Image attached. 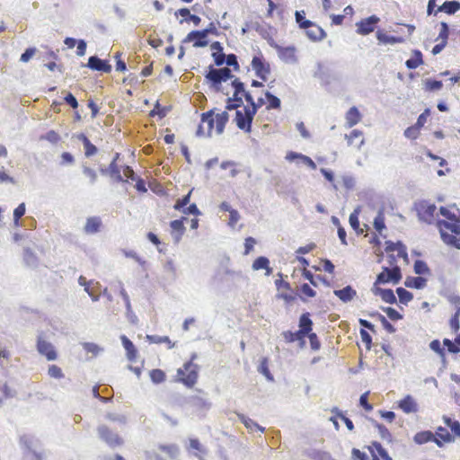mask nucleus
<instances>
[{
    "label": "nucleus",
    "mask_w": 460,
    "mask_h": 460,
    "mask_svg": "<svg viewBox=\"0 0 460 460\" xmlns=\"http://www.w3.org/2000/svg\"><path fill=\"white\" fill-rule=\"evenodd\" d=\"M229 119L227 111L215 113L214 110H209L201 114V123L197 129V136L210 137L215 132L220 135L224 132L226 124Z\"/></svg>",
    "instance_id": "1"
},
{
    "label": "nucleus",
    "mask_w": 460,
    "mask_h": 460,
    "mask_svg": "<svg viewBox=\"0 0 460 460\" xmlns=\"http://www.w3.org/2000/svg\"><path fill=\"white\" fill-rule=\"evenodd\" d=\"M185 219V217H182L181 219H176L172 221L170 224L172 233H175L177 234V239H180L184 234L185 227L183 225V221Z\"/></svg>",
    "instance_id": "46"
},
{
    "label": "nucleus",
    "mask_w": 460,
    "mask_h": 460,
    "mask_svg": "<svg viewBox=\"0 0 460 460\" xmlns=\"http://www.w3.org/2000/svg\"><path fill=\"white\" fill-rule=\"evenodd\" d=\"M398 408L404 413H415L419 410L418 403L412 395L407 394L398 402Z\"/></svg>",
    "instance_id": "16"
},
{
    "label": "nucleus",
    "mask_w": 460,
    "mask_h": 460,
    "mask_svg": "<svg viewBox=\"0 0 460 460\" xmlns=\"http://www.w3.org/2000/svg\"><path fill=\"white\" fill-rule=\"evenodd\" d=\"M252 269L255 270H266V275H270L272 272L271 268L270 267V261L266 257L261 256L258 257L252 263Z\"/></svg>",
    "instance_id": "39"
},
{
    "label": "nucleus",
    "mask_w": 460,
    "mask_h": 460,
    "mask_svg": "<svg viewBox=\"0 0 460 460\" xmlns=\"http://www.w3.org/2000/svg\"><path fill=\"white\" fill-rule=\"evenodd\" d=\"M313 330V322L310 319V314L305 313L303 314L299 318V332L304 335V337H306L309 332H311Z\"/></svg>",
    "instance_id": "30"
},
{
    "label": "nucleus",
    "mask_w": 460,
    "mask_h": 460,
    "mask_svg": "<svg viewBox=\"0 0 460 460\" xmlns=\"http://www.w3.org/2000/svg\"><path fill=\"white\" fill-rule=\"evenodd\" d=\"M374 228L376 232L382 234V231L386 228L385 224V214L383 209L378 210L376 216L374 218L373 222Z\"/></svg>",
    "instance_id": "45"
},
{
    "label": "nucleus",
    "mask_w": 460,
    "mask_h": 460,
    "mask_svg": "<svg viewBox=\"0 0 460 460\" xmlns=\"http://www.w3.org/2000/svg\"><path fill=\"white\" fill-rule=\"evenodd\" d=\"M251 66L257 77L262 81H267L270 74V66L261 51L253 56Z\"/></svg>",
    "instance_id": "8"
},
{
    "label": "nucleus",
    "mask_w": 460,
    "mask_h": 460,
    "mask_svg": "<svg viewBox=\"0 0 460 460\" xmlns=\"http://www.w3.org/2000/svg\"><path fill=\"white\" fill-rule=\"evenodd\" d=\"M423 63L424 61L422 52L416 49L411 51V58L405 61V66L410 70H413Z\"/></svg>",
    "instance_id": "22"
},
{
    "label": "nucleus",
    "mask_w": 460,
    "mask_h": 460,
    "mask_svg": "<svg viewBox=\"0 0 460 460\" xmlns=\"http://www.w3.org/2000/svg\"><path fill=\"white\" fill-rule=\"evenodd\" d=\"M443 421L445 425L450 429L453 436L460 438V422L458 420L444 415Z\"/></svg>",
    "instance_id": "37"
},
{
    "label": "nucleus",
    "mask_w": 460,
    "mask_h": 460,
    "mask_svg": "<svg viewBox=\"0 0 460 460\" xmlns=\"http://www.w3.org/2000/svg\"><path fill=\"white\" fill-rule=\"evenodd\" d=\"M454 340L448 338L443 339V345L446 347L447 351L450 354H460V332L456 333Z\"/></svg>",
    "instance_id": "25"
},
{
    "label": "nucleus",
    "mask_w": 460,
    "mask_h": 460,
    "mask_svg": "<svg viewBox=\"0 0 460 460\" xmlns=\"http://www.w3.org/2000/svg\"><path fill=\"white\" fill-rule=\"evenodd\" d=\"M231 84L234 88V93L233 98L227 99V103L226 107L227 110H234L240 107L243 103V96L249 103L248 107H255L256 111L260 107L265 104V101L261 97H259L257 99V102H254L252 94L244 90L243 84L240 82L237 78L232 80Z\"/></svg>",
    "instance_id": "2"
},
{
    "label": "nucleus",
    "mask_w": 460,
    "mask_h": 460,
    "mask_svg": "<svg viewBox=\"0 0 460 460\" xmlns=\"http://www.w3.org/2000/svg\"><path fill=\"white\" fill-rule=\"evenodd\" d=\"M238 417L249 431H251V432L260 431L261 433L264 432V428L261 427L253 420L244 416L243 414H239Z\"/></svg>",
    "instance_id": "34"
},
{
    "label": "nucleus",
    "mask_w": 460,
    "mask_h": 460,
    "mask_svg": "<svg viewBox=\"0 0 460 460\" xmlns=\"http://www.w3.org/2000/svg\"><path fill=\"white\" fill-rule=\"evenodd\" d=\"M265 96H266L267 101H268V102H267V109L268 110L279 109L280 107V100L277 96L271 94L269 92L265 93Z\"/></svg>",
    "instance_id": "54"
},
{
    "label": "nucleus",
    "mask_w": 460,
    "mask_h": 460,
    "mask_svg": "<svg viewBox=\"0 0 460 460\" xmlns=\"http://www.w3.org/2000/svg\"><path fill=\"white\" fill-rule=\"evenodd\" d=\"M102 226V219L99 217H91L86 219L84 231L87 234L98 233Z\"/></svg>",
    "instance_id": "20"
},
{
    "label": "nucleus",
    "mask_w": 460,
    "mask_h": 460,
    "mask_svg": "<svg viewBox=\"0 0 460 460\" xmlns=\"http://www.w3.org/2000/svg\"><path fill=\"white\" fill-rule=\"evenodd\" d=\"M48 374L50 377L58 379L64 376L62 369L57 365H50L48 369Z\"/></svg>",
    "instance_id": "64"
},
{
    "label": "nucleus",
    "mask_w": 460,
    "mask_h": 460,
    "mask_svg": "<svg viewBox=\"0 0 460 460\" xmlns=\"http://www.w3.org/2000/svg\"><path fill=\"white\" fill-rule=\"evenodd\" d=\"M374 427L378 430L380 438L387 442H392L393 436L389 429L383 424L376 420H373Z\"/></svg>",
    "instance_id": "44"
},
{
    "label": "nucleus",
    "mask_w": 460,
    "mask_h": 460,
    "mask_svg": "<svg viewBox=\"0 0 460 460\" xmlns=\"http://www.w3.org/2000/svg\"><path fill=\"white\" fill-rule=\"evenodd\" d=\"M429 349L438 356L445 354L447 350L446 347L444 345L442 346L440 341L438 339H435L429 342Z\"/></svg>",
    "instance_id": "57"
},
{
    "label": "nucleus",
    "mask_w": 460,
    "mask_h": 460,
    "mask_svg": "<svg viewBox=\"0 0 460 460\" xmlns=\"http://www.w3.org/2000/svg\"><path fill=\"white\" fill-rule=\"evenodd\" d=\"M449 36V25L446 22H440V31L436 40H440L442 42L447 43Z\"/></svg>",
    "instance_id": "56"
},
{
    "label": "nucleus",
    "mask_w": 460,
    "mask_h": 460,
    "mask_svg": "<svg viewBox=\"0 0 460 460\" xmlns=\"http://www.w3.org/2000/svg\"><path fill=\"white\" fill-rule=\"evenodd\" d=\"M349 222L351 228L353 230H355V232L358 234H360L363 232V230L359 226L358 214L357 210H355L354 212H352L349 215Z\"/></svg>",
    "instance_id": "53"
},
{
    "label": "nucleus",
    "mask_w": 460,
    "mask_h": 460,
    "mask_svg": "<svg viewBox=\"0 0 460 460\" xmlns=\"http://www.w3.org/2000/svg\"><path fill=\"white\" fill-rule=\"evenodd\" d=\"M38 351L46 357L48 360H55L57 358V352L54 346L47 341L39 338L37 341Z\"/></svg>",
    "instance_id": "15"
},
{
    "label": "nucleus",
    "mask_w": 460,
    "mask_h": 460,
    "mask_svg": "<svg viewBox=\"0 0 460 460\" xmlns=\"http://www.w3.org/2000/svg\"><path fill=\"white\" fill-rule=\"evenodd\" d=\"M449 326L454 333H457L460 330V305L456 308L449 319Z\"/></svg>",
    "instance_id": "48"
},
{
    "label": "nucleus",
    "mask_w": 460,
    "mask_h": 460,
    "mask_svg": "<svg viewBox=\"0 0 460 460\" xmlns=\"http://www.w3.org/2000/svg\"><path fill=\"white\" fill-rule=\"evenodd\" d=\"M307 37L312 40H320L325 36L324 31L317 24L310 22V25L304 28Z\"/></svg>",
    "instance_id": "23"
},
{
    "label": "nucleus",
    "mask_w": 460,
    "mask_h": 460,
    "mask_svg": "<svg viewBox=\"0 0 460 460\" xmlns=\"http://www.w3.org/2000/svg\"><path fill=\"white\" fill-rule=\"evenodd\" d=\"M220 167L224 170H229L230 176L235 177L240 172L238 169V164L234 161H224L221 163Z\"/></svg>",
    "instance_id": "51"
},
{
    "label": "nucleus",
    "mask_w": 460,
    "mask_h": 460,
    "mask_svg": "<svg viewBox=\"0 0 460 460\" xmlns=\"http://www.w3.org/2000/svg\"><path fill=\"white\" fill-rule=\"evenodd\" d=\"M208 35V31H190L186 38L184 39V42H191L193 41L194 47H205L208 45V41L206 40Z\"/></svg>",
    "instance_id": "14"
},
{
    "label": "nucleus",
    "mask_w": 460,
    "mask_h": 460,
    "mask_svg": "<svg viewBox=\"0 0 460 460\" xmlns=\"http://www.w3.org/2000/svg\"><path fill=\"white\" fill-rule=\"evenodd\" d=\"M448 229L453 237H455L460 243V217L456 216L454 219L448 220Z\"/></svg>",
    "instance_id": "41"
},
{
    "label": "nucleus",
    "mask_w": 460,
    "mask_h": 460,
    "mask_svg": "<svg viewBox=\"0 0 460 460\" xmlns=\"http://www.w3.org/2000/svg\"><path fill=\"white\" fill-rule=\"evenodd\" d=\"M376 40L380 44L395 45L402 43L404 39L401 36L389 35L382 30H378L376 33Z\"/></svg>",
    "instance_id": "18"
},
{
    "label": "nucleus",
    "mask_w": 460,
    "mask_h": 460,
    "mask_svg": "<svg viewBox=\"0 0 460 460\" xmlns=\"http://www.w3.org/2000/svg\"><path fill=\"white\" fill-rule=\"evenodd\" d=\"M40 139L47 140L52 144H57L60 140V136L55 130H49L44 136H41Z\"/></svg>",
    "instance_id": "62"
},
{
    "label": "nucleus",
    "mask_w": 460,
    "mask_h": 460,
    "mask_svg": "<svg viewBox=\"0 0 460 460\" xmlns=\"http://www.w3.org/2000/svg\"><path fill=\"white\" fill-rule=\"evenodd\" d=\"M195 358L196 354H192L190 360L177 370L176 381L188 388H192L199 379V367L194 363Z\"/></svg>",
    "instance_id": "3"
},
{
    "label": "nucleus",
    "mask_w": 460,
    "mask_h": 460,
    "mask_svg": "<svg viewBox=\"0 0 460 460\" xmlns=\"http://www.w3.org/2000/svg\"><path fill=\"white\" fill-rule=\"evenodd\" d=\"M278 296L285 301L287 305L293 303L296 299V295L289 289V291H281Z\"/></svg>",
    "instance_id": "59"
},
{
    "label": "nucleus",
    "mask_w": 460,
    "mask_h": 460,
    "mask_svg": "<svg viewBox=\"0 0 460 460\" xmlns=\"http://www.w3.org/2000/svg\"><path fill=\"white\" fill-rule=\"evenodd\" d=\"M87 66L94 71H101L104 73H110L111 71V66L108 61L102 60L96 56L89 58Z\"/></svg>",
    "instance_id": "17"
},
{
    "label": "nucleus",
    "mask_w": 460,
    "mask_h": 460,
    "mask_svg": "<svg viewBox=\"0 0 460 460\" xmlns=\"http://www.w3.org/2000/svg\"><path fill=\"white\" fill-rule=\"evenodd\" d=\"M120 340H121L122 345L126 350L127 358L130 362L136 361V359L137 358V349L136 346L126 335H121Z\"/></svg>",
    "instance_id": "19"
},
{
    "label": "nucleus",
    "mask_w": 460,
    "mask_h": 460,
    "mask_svg": "<svg viewBox=\"0 0 460 460\" xmlns=\"http://www.w3.org/2000/svg\"><path fill=\"white\" fill-rule=\"evenodd\" d=\"M379 21L380 19L375 14L360 20L356 23L357 33L360 35H368L375 31Z\"/></svg>",
    "instance_id": "11"
},
{
    "label": "nucleus",
    "mask_w": 460,
    "mask_h": 460,
    "mask_svg": "<svg viewBox=\"0 0 460 460\" xmlns=\"http://www.w3.org/2000/svg\"><path fill=\"white\" fill-rule=\"evenodd\" d=\"M433 439H434V433L431 430H422V431L417 432L413 437V441L417 445H423L429 441L433 442Z\"/></svg>",
    "instance_id": "35"
},
{
    "label": "nucleus",
    "mask_w": 460,
    "mask_h": 460,
    "mask_svg": "<svg viewBox=\"0 0 460 460\" xmlns=\"http://www.w3.org/2000/svg\"><path fill=\"white\" fill-rule=\"evenodd\" d=\"M365 143L363 132L359 129H353L349 135H347V145L354 146L358 149Z\"/></svg>",
    "instance_id": "28"
},
{
    "label": "nucleus",
    "mask_w": 460,
    "mask_h": 460,
    "mask_svg": "<svg viewBox=\"0 0 460 460\" xmlns=\"http://www.w3.org/2000/svg\"><path fill=\"white\" fill-rule=\"evenodd\" d=\"M413 271L415 274L423 277V275H429L431 270L423 260H416L413 263Z\"/></svg>",
    "instance_id": "38"
},
{
    "label": "nucleus",
    "mask_w": 460,
    "mask_h": 460,
    "mask_svg": "<svg viewBox=\"0 0 460 460\" xmlns=\"http://www.w3.org/2000/svg\"><path fill=\"white\" fill-rule=\"evenodd\" d=\"M371 292L375 296H380L382 300L387 304H397V298L394 295V290L391 288H382L379 286L373 285V287L371 288Z\"/></svg>",
    "instance_id": "13"
},
{
    "label": "nucleus",
    "mask_w": 460,
    "mask_h": 460,
    "mask_svg": "<svg viewBox=\"0 0 460 460\" xmlns=\"http://www.w3.org/2000/svg\"><path fill=\"white\" fill-rule=\"evenodd\" d=\"M146 340L149 343H165L168 349H172L175 346V342H172L168 336L146 335Z\"/></svg>",
    "instance_id": "40"
},
{
    "label": "nucleus",
    "mask_w": 460,
    "mask_h": 460,
    "mask_svg": "<svg viewBox=\"0 0 460 460\" xmlns=\"http://www.w3.org/2000/svg\"><path fill=\"white\" fill-rule=\"evenodd\" d=\"M83 173L88 179L90 184H94L98 179L97 172L94 169L88 166H83Z\"/></svg>",
    "instance_id": "55"
},
{
    "label": "nucleus",
    "mask_w": 460,
    "mask_h": 460,
    "mask_svg": "<svg viewBox=\"0 0 460 460\" xmlns=\"http://www.w3.org/2000/svg\"><path fill=\"white\" fill-rule=\"evenodd\" d=\"M402 279L401 268L395 266L390 269L387 266L382 267V271L376 275V280L373 285L380 286L392 283L397 285Z\"/></svg>",
    "instance_id": "5"
},
{
    "label": "nucleus",
    "mask_w": 460,
    "mask_h": 460,
    "mask_svg": "<svg viewBox=\"0 0 460 460\" xmlns=\"http://www.w3.org/2000/svg\"><path fill=\"white\" fill-rule=\"evenodd\" d=\"M113 164L111 165L112 173H118L117 179L118 181H128V180H134L135 179V172L129 166H124L122 169L123 176L119 174V172L118 170L113 169L112 167Z\"/></svg>",
    "instance_id": "43"
},
{
    "label": "nucleus",
    "mask_w": 460,
    "mask_h": 460,
    "mask_svg": "<svg viewBox=\"0 0 460 460\" xmlns=\"http://www.w3.org/2000/svg\"><path fill=\"white\" fill-rule=\"evenodd\" d=\"M368 451H373L376 456L381 460H393L389 456L388 451L378 441H372L367 447Z\"/></svg>",
    "instance_id": "27"
},
{
    "label": "nucleus",
    "mask_w": 460,
    "mask_h": 460,
    "mask_svg": "<svg viewBox=\"0 0 460 460\" xmlns=\"http://www.w3.org/2000/svg\"><path fill=\"white\" fill-rule=\"evenodd\" d=\"M395 293L398 296L399 302L402 305H406L413 299V294L402 287L397 288Z\"/></svg>",
    "instance_id": "42"
},
{
    "label": "nucleus",
    "mask_w": 460,
    "mask_h": 460,
    "mask_svg": "<svg viewBox=\"0 0 460 460\" xmlns=\"http://www.w3.org/2000/svg\"><path fill=\"white\" fill-rule=\"evenodd\" d=\"M369 391L362 394L359 397V405L367 411L369 412L373 410V405L368 402Z\"/></svg>",
    "instance_id": "60"
},
{
    "label": "nucleus",
    "mask_w": 460,
    "mask_h": 460,
    "mask_svg": "<svg viewBox=\"0 0 460 460\" xmlns=\"http://www.w3.org/2000/svg\"><path fill=\"white\" fill-rule=\"evenodd\" d=\"M369 316L372 318H376L381 323L383 328L388 333H394L396 332V328L387 320V318L385 315H383L379 312H372L369 314Z\"/></svg>",
    "instance_id": "33"
},
{
    "label": "nucleus",
    "mask_w": 460,
    "mask_h": 460,
    "mask_svg": "<svg viewBox=\"0 0 460 460\" xmlns=\"http://www.w3.org/2000/svg\"><path fill=\"white\" fill-rule=\"evenodd\" d=\"M428 279L421 276H408L404 280V286L413 289H423L427 286Z\"/></svg>",
    "instance_id": "21"
},
{
    "label": "nucleus",
    "mask_w": 460,
    "mask_h": 460,
    "mask_svg": "<svg viewBox=\"0 0 460 460\" xmlns=\"http://www.w3.org/2000/svg\"><path fill=\"white\" fill-rule=\"evenodd\" d=\"M413 209L417 212V217L420 221L425 222L428 225L434 223V215L437 209L434 203L427 199L417 200L413 204Z\"/></svg>",
    "instance_id": "4"
},
{
    "label": "nucleus",
    "mask_w": 460,
    "mask_h": 460,
    "mask_svg": "<svg viewBox=\"0 0 460 460\" xmlns=\"http://www.w3.org/2000/svg\"><path fill=\"white\" fill-rule=\"evenodd\" d=\"M258 371L262 374L269 381H273V376L269 369V359L267 358H261Z\"/></svg>",
    "instance_id": "52"
},
{
    "label": "nucleus",
    "mask_w": 460,
    "mask_h": 460,
    "mask_svg": "<svg viewBox=\"0 0 460 460\" xmlns=\"http://www.w3.org/2000/svg\"><path fill=\"white\" fill-rule=\"evenodd\" d=\"M279 58L287 63L296 61V49L295 47H280L278 49Z\"/></svg>",
    "instance_id": "26"
},
{
    "label": "nucleus",
    "mask_w": 460,
    "mask_h": 460,
    "mask_svg": "<svg viewBox=\"0 0 460 460\" xmlns=\"http://www.w3.org/2000/svg\"><path fill=\"white\" fill-rule=\"evenodd\" d=\"M296 22L298 23L299 27L304 29L305 27L310 25L309 20L305 19V11H296L295 13Z\"/></svg>",
    "instance_id": "58"
},
{
    "label": "nucleus",
    "mask_w": 460,
    "mask_h": 460,
    "mask_svg": "<svg viewBox=\"0 0 460 460\" xmlns=\"http://www.w3.org/2000/svg\"><path fill=\"white\" fill-rule=\"evenodd\" d=\"M380 309L386 314L387 317L392 321H399L403 318V315L396 309L391 306H380Z\"/></svg>",
    "instance_id": "49"
},
{
    "label": "nucleus",
    "mask_w": 460,
    "mask_h": 460,
    "mask_svg": "<svg viewBox=\"0 0 460 460\" xmlns=\"http://www.w3.org/2000/svg\"><path fill=\"white\" fill-rule=\"evenodd\" d=\"M255 114V107L245 106L243 110H237L234 120L238 128L246 133H250L252 131V122Z\"/></svg>",
    "instance_id": "6"
},
{
    "label": "nucleus",
    "mask_w": 460,
    "mask_h": 460,
    "mask_svg": "<svg viewBox=\"0 0 460 460\" xmlns=\"http://www.w3.org/2000/svg\"><path fill=\"white\" fill-rule=\"evenodd\" d=\"M362 119V114L356 106L350 107L347 111V128H352Z\"/></svg>",
    "instance_id": "31"
},
{
    "label": "nucleus",
    "mask_w": 460,
    "mask_h": 460,
    "mask_svg": "<svg viewBox=\"0 0 460 460\" xmlns=\"http://www.w3.org/2000/svg\"><path fill=\"white\" fill-rule=\"evenodd\" d=\"M448 219L438 218L436 220L435 226L438 229L440 238L445 244H447L449 247L460 250V243L458 242V240L453 237V234H450L448 232L445 230L448 229Z\"/></svg>",
    "instance_id": "10"
},
{
    "label": "nucleus",
    "mask_w": 460,
    "mask_h": 460,
    "mask_svg": "<svg viewBox=\"0 0 460 460\" xmlns=\"http://www.w3.org/2000/svg\"><path fill=\"white\" fill-rule=\"evenodd\" d=\"M424 90L429 93L438 92L443 88V82L435 78H427L423 81Z\"/></svg>",
    "instance_id": "36"
},
{
    "label": "nucleus",
    "mask_w": 460,
    "mask_h": 460,
    "mask_svg": "<svg viewBox=\"0 0 460 460\" xmlns=\"http://www.w3.org/2000/svg\"><path fill=\"white\" fill-rule=\"evenodd\" d=\"M460 10V2L457 0L445 1L441 5L438 7L435 12V15L438 12H443L447 14L452 15Z\"/></svg>",
    "instance_id": "24"
},
{
    "label": "nucleus",
    "mask_w": 460,
    "mask_h": 460,
    "mask_svg": "<svg viewBox=\"0 0 460 460\" xmlns=\"http://www.w3.org/2000/svg\"><path fill=\"white\" fill-rule=\"evenodd\" d=\"M283 337L285 339V341L287 342H294V341H300L302 343L305 342V338L304 335L302 333H300L299 331H296V332H291V331H287V332H283Z\"/></svg>",
    "instance_id": "47"
},
{
    "label": "nucleus",
    "mask_w": 460,
    "mask_h": 460,
    "mask_svg": "<svg viewBox=\"0 0 460 460\" xmlns=\"http://www.w3.org/2000/svg\"><path fill=\"white\" fill-rule=\"evenodd\" d=\"M190 194H191V190L187 194L185 195L184 197H182L181 199H179L174 206H173V208L175 210H181L184 208V207H186L189 203H190Z\"/></svg>",
    "instance_id": "63"
},
{
    "label": "nucleus",
    "mask_w": 460,
    "mask_h": 460,
    "mask_svg": "<svg viewBox=\"0 0 460 460\" xmlns=\"http://www.w3.org/2000/svg\"><path fill=\"white\" fill-rule=\"evenodd\" d=\"M455 436L450 433L447 428L439 426L434 432L433 442L438 447H443L445 444L454 442Z\"/></svg>",
    "instance_id": "12"
},
{
    "label": "nucleus",
    "mask_w": 460,
    "mask_h": 460,
    "mask_svg": "<svg viewBox=\"0 0 460 460\" xmlns=\"http://www.w3.org/2000/svg\"><path fill=\"white\" fill-rule=\"evenodd\" d=\"M395 252H397V257L402 258L405 261L408 262V252H407V247L402 241H397V249H395Z\"/></svg>",
    "instance_id": "61"
},
{
    "label": "nucleus",
    "mask_w": 460,
    "mask_h": 460,
    "mask_svg": "<svg viewBox=\"0 0 460 460\" xmlns=\"http://www.w3.org/2000/svg\"><path fill=\"white\" fill-rule=\"evenodd\" d=\"M149 376L152 382L155 384L164 383L166 379L165 373L160 368L152 369L149 372Z\"/></svg>",
    "instance_id": "50"
},
{
    "label": "nucleus",
    "mask_w": 460,
    "mask_h": 460,
    "mask_svg": "<svg viewBox=\"0 0 460 460\" xmlns=\"http://www.w3.org/2000/svg\"><path fill=\"white\" fill-rule=\"evenodd\" d=\"M205 77L211 86L218 91L221 84L232 79L234 75H232L231 70L227 67L219 69L210 67Z\"/></svg>",
    "instance_id": "7"
},
{
    "label": "nucleus",
    "mask_w": 460,
    "mask_h": 460,
    "mask_svg": "<svg viewBox=\"0 0 460 460\" xmlns=\"http://www.w3.org/2000/svg\"><path fill=\"white\" fill-rule=\"evenodd\" d=\"M76 138L83 143L84 147V155L87 157L94 155L97 153V147L91 143L89 138L84 133L78 134Z\"/></svg>",
    "instance_id": "32"
},
{
    "label": "nucleus",
    "mask_w": 460,
    "mask_h": 460,
    "mask_svg": "<svg viewBox=\"0 0 460 460\" xmlns=\"http://www.w3.org/2000/svg\"><path fill=\"white\" fill-rule=\"evenodd\" d=\"M192 408L196 411H206L211 407V403L204 397L194 395L190 398Z\"/></svg>",
    "instance_id": "29"
},
{
    "label": "nucleus",
    "mask_w": 460,
    "mask_h": 460,
    "mask_svg": "<svg viewBox=\"0 0 460 460\" xmlns=\"http://www.w3.org/2000/svg\"><path fill=\"white\" fill-rule=\"evenodd\" d=\"M97 431L100 438L111 448L120 447L124 443V440L119 434L106 425H100Z\"/></svg>",
    "instance_id": "9"
}]
</instances>
